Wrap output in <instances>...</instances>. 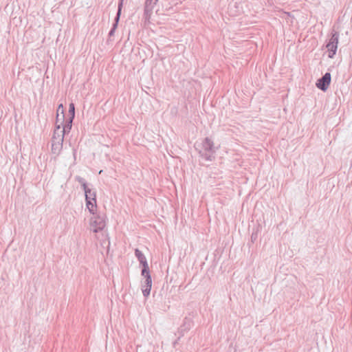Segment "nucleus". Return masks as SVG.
<instances>
[{"instance_id":"f257e3e1","label":"nucleus","mask_w":352,"mask_h":352,"mask_svg":"<svg viewBox=\"0 0 352 352\" xmlns=\"http://www.w3.org/2000/svg\"><path fill=\"white\" fill-rule=\"evenodd\" d=\"M195 147L198 150L199 156L206 161L214 160L216 148L213 141L210 138H205L200 144L195 143Z\"/></svg>"},{"instance_id":"f03ea898","label":"nucleus","mask_w":352,"mask_h":352,"mask_svg":"<svg viewBox=\"0 0 352 352\" xmlns=\"http://www.w3.org/2000/svg\"><path fill=\"white\" fill-rule=\"evenodd\" d=\"M338 40L339 32L333 29L331 32V38L326 44V48L327 49V51L329 52L328 57L330 58H333L336 54Z\"/></svg>"},{"instance_id":"7ed1b4c3","label":"nucleus","mask_w":352,"mask_h":352,"mask_svg":"<svg viewBox=\"0 0 352 352\" xmlns=\"http://www.w3.org/2000/svg\"><path fill=\"white\" fill-rule=\"evenodd\" d=\"M91 219V226L93 227L94 232H98L102 230L106 226L105 217L104 214H100L95 212V214Z\"/></svg>"},{"instance_id":"20e7f679","label":"nucleus","mask_w":352,"mask_h":352,"mask_svg":"<svg viewBox=\"0 0 352 352\" xmlns=\"http://www.w3.org/2000/svg\"><path fill=\"white\" fill-rule=\"evenodd\" d=\"M141 275L144 278V280L142 282V294L144 297H148L150 295L152 287V279L150 274V270H146V272H143V271H142Z\"/></svg>"},{"instance_id":"39448f33","label":"nucleus","mask_w":352,"mask_h":352,"mask_svg":"<svg viewBox=\"0 0 352 352\" xmlns=\"http://www.w3.org/2000/svg\"><path fill=\"white\" fill-rule=\"evenodd\" d=\"M330 83L331 74L329 72H326L317 80L316 85L319 89L325 91L329 88Z\"/></svg>"},{"instance_id":"423d86ee","label":"nucleus","mask_w":352,"mask_h":352,"mask_svg":"<svg viewBox=\"0 0 352 352\" xmlns=\"http://www.w3.org/2000/svg\"><path fill=\"white\" fill-rule=\"evenodd\" d=\"M135 255L137 257L140 265L142 266V271L146 272V270H149L147 260L144 254L138 248L135 250Z\"/></svg>"},{"instance_id":"0eeeda50","label":"nucleus","mask_w":352,"mask_h":352,"mask_svg":"<svg viewBox=\"0 0 352 352\" xmlns=\"http://www.w3.org/2000/svg\"><path fill=\"white\" fill-rule=\"evenodd\" d=\"M56 140H52V153L54 155H59L63 148V142L60 141V139L57 138Z\"/></svg>"},{"instance_id":"6e6552de","label":"nucleus","mask_w":352,"mask_h":352,"mask_svg":"<svg viewBox=\"0 0 352 352\" xmlns=\"http://www.w3.org/2000/svg\"><path fill=\"white\" fill-rule=\"evenodd\" d=\"M192 324V321L190 318L186 317L184 319L183 324L180 326L179 331L181 333V336L184 335V332L189 330Z\"/></svg>"},{"instance_id":"1a4fd4ad","label":"nucleus","mask_w":352,"mask_h":352,"mask_svg":"<svg viewBox=\"0 0 352 352\" xmlns=\"http://www.w3.org/2000/svg\"><path fill=\"white\" fill-rule=\"evenodd\" d=\"M74 119L67 118L65 122L63 124L61 131L65 134H67L70 132Z\"/></svg>"},{"instance_id":"9d476101","label":"nucleus","mask_w":352,"mask_h":352,"mask_svg":"<svg viewBox=\"0 0 352 352\" xmlns=\"http://www.w3.org/2000/svg\"><path fill=\"white\" fill-rule=\"evenodd\" d=\"M65 135V134L63 133V132H62L61 128H60V125L56 126L55 129H54V131L52 140H56L57 141L58 139H56V138H59L60 139V141L63 142Z\"/></svg>"},{"instance_id":"9b49d317","label":"nucleus","mask_w":352,"mask_h":352,"mask_svg":"<svg viewBox=\"0 0 352 352\" xmlns=\"http://www.w3.org/2000/svg\"><path fill=\"white\" fill-rule=\"evenodd\" d=\"M86 206L89 212L95 214V208L97 207L96 201H94L93 199H85Z\"/></svg>"},{"instance_id":"f8f14e48","label":"nucleus","mask_w":352,"mask_h":352,"mask_svg":"<svg viewBox=\"0 0 352 352\" xmlns=\"http://www.w3.org/2000/svg\"><path fill=\"white\" fill-rule=\"evenodd\" d=\"M85 199H93L94 201H96V191L93 189L89 188L85 191Z\"/></svg>"},{"instance_id":"ddd939ff","label":"nucleus","mask_w":352,"mask_h":352,"mask_svg":"<svg viewBox=\"0 0 352 352\" xmlns=\"http://www.w3.org/2000/svg\"><path fill=\"white\" fill-rule=\"evenodd\" d=\"M66 119L67 118H65V115H60V113H56V126L60 125V128H61L63 124L65 122Z\"/></svg>"},{"instance_id":"4468645a","label":"nucleus","mask_w":352,"mask_h":352,"mask_svg":"<svg viewBox=\"0 0 352 352\" xmlns=\"http://www.w3.org/2000/svg\"><path fill=\"white\" fill-rule=\"evenodd\" d=\"M69 118L74 119L75 118V105L74 103H70L69 106Z\"/></svg>"},{"instance_id":"2eb2a0df","label":"nucleus","mask_w":352,"mask_h":352,"mask_svg":"<svg viewBox=\"0 0 352 352\" xmlns=\"http://www.w3.org/2000/svg\"><path fill=\"white\" fill-rule=\"evenodd\" d=\"M153 13V9L144 6V17L145 20H149L151 14Z\"/></svg>"},{"instance_id":"dca6fc26","label":"nucleus","mask_w":352,"mask_h":352,"mask_svg":"<svg viewBox=\"0 0 352 352\" xmlns=\"http://www.w3.org/2000/svg\"><path fill=\"white\" fill-rule=\"evenodd\" d=\"M157 2L158 0H146L144 6L153 10L154 6L157 4Z\"/></svg>"},{"instance_id":"f3484780","label":"nucleus","mask_w":352,"mask_h":352,"mask_svg":"<svg viewBox=\"0 0 352 352\" xmlns=\"http://www.w3.org/2000/svg\"><path fill=\"white\" fill-rule=\"evenodd\" d=\"M258 238V230L252 232L251 236H250V241L252 243H254Z\"/></svg>"},{"instance_id":"a211bd4d","label":"nucleus","mask_w":352,"mask_h":352,"mask_svg":"<svg viewBox=\"0 0 352 352\" xmlns=\"http://www.w3.org/2000/svg\"><path fill=\"white\" fill-rule=\"evenodd\" d=\"M56 113H60V115H65V110H64V107H63V104H60L58 106V108L56 110Z\"/></svg>"},{"instance_id":"6ab92c4d","label":"nucleus","mask_w":352,"mask_h":352,"mask_svg":"<svg viewBox=\"0 0 352 352\" xmlns=\"http://www.w3.org/2000/svg\"><path fill=\"white\" fill-rule=\"evenodd\" d=\"M120 15L121 14H119V12H117L116 15V16L114 18V21L113 23V25H116V27H118V23H119V21H120Z\"/></svg>"},{"instance_id":"aec40b11","label":"nucleus","mask_w":352,"mask_h":352,"mask_svg":"<svg viewBox=\"0 0 352 352\" xmlns=\"http://www.w3.org/2000/svg\"><path fill=\"white\" fill-rule=\"evenodd\" d=\"M118 27H116V25H112V28L110 30L109 32V37H111L114 35V33L116 32V30L117 29Z\"/></svg>"},{"instance_id":"412c9836","label":"nucleus","mask_w":352,"mask_h":352,"mask_svg":"<svg viewBox=\"0 0 352 352\" xmlns=\"http://www.w3.org/2000/svg\"><path fill=\"white\" fill-rule=\"evenodd\" d=\"M75 179L81 185L86 182L85 179L84 178L81 177L80 176H76L75 177Z\"/></svg>"},{"instance_id":"4be33fe9","label":"nucleus","mask_w":352,"mask_h":352,"mask_svg":"<svg viewBox=\"0 0 352 352\" xmlns=\"http://www.w3.org/2000/svg\"><path fill=\"white\" fill-rule=\"evenodd\" d=\"M122 6H123V3L122 2H119L118 3V11L117 12H119V14H121Z\"/></svg>"},{"instance_id":"5701e85b","label":"nucleus","mask_w":352,"mask_h":352,"mask_svg":"<svg viewBox=\"0 0 352 352\" xmlns=\"http://www.w3.org/2000/svg\"><path fill=\"white\" fill-rule=\"evenodd\" d=\"M81 186H82L84 191H85L87 190V188H89V187H88L87 184V182L82 184Z\"/></svg>"},{"instance_id":"b1692460","label":"nucleus","mask_w":352,"mask_h":352,"mask_svg":"<svg viewBox=\"0 0 352 352\" xmlns=\"http://www.w3.org/2000/svg\"><path fill=\"white\" fill-rule=\"evenodd\" d=\"M178 343V340H175L173 344V346L175 347L176 346V344Z\"/></svg>"},{"instance_id":"393cba45","label":"nucleus","mask_w":352,"mask_h":352,"mask_svg":"<svg viewBox=\"0 0 352 352\" xmlns=\"http://www.w3.org/2000/svg\"><path fill=\"white\" fill-rule=\"evenodd\" d=\"M123 1L124 0H119V2H122L123 3Z\"/></svg>"}]
</instances>
